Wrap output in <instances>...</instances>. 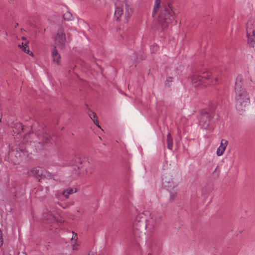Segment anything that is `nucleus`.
I'll use <instances>...</instances> for the list:
<instances>
[{"label":"nucleus","instance_id":"1","mask_svg":"<svg viewBox=\"0 0 255 255\" xmlns=\"http://www.w3.org/2000/svg\"><path fill=\"white\" fill-rule=\"evenodd\" d=\"M236 108L240 114H242L250 104L249 93L243 87V77L238 75L235 86Z\"/></svg>","mask_w":255,"mask_h":255},{"label":"nucleus","instance_id":"2","mask_svg":"<svg viewBox=\"0 0 255 255\" xmlns=\"http://www.w3.org/2000/svg\"><path fill=\"white\" fill-rule=\"evenodd\" d=\"M211 73L210 71L196 70L192 73L190 76L192 85L195 87H204L211 84H216L219 83V79L215 78L211 79Z\"/></svg>","mask_w":255,"mask_h":255},{"label":"nucleus","instance_id":"3","mask_svg":"<svg viewBox=\"0 0 255 255\" xmlns=\"http://www.w3.org/2000/svg\"><path fill=\"white\" fill-rule=\"evenodd\" d=\"M150 218L146 220L143 219L142 214L138 215L135 218L133 223V228L137 229V227L142 228H147L148 230L151 231L155 228L160 223L162 217L158 214H150Z\"/></svg>","mask_w":255,"mask_h":255},{"label":"nucleus","instance_id":"4","mask_svg":"<svg viewBox=\"0 0 255 255\" xmlns=\"http://www.w3.org/2000/svg\"><path fill=\"white\" fill-rule=\"evenodd\" d=\"M158 21L162 29L166 28L169 23L176 24L177 20L171 3H164L158 15Z\"/></svg>","mask_w":255,"mask_h":255},{"label":"nucleus","instance_id":"5","mask_svg":"<svg viewBox=\"0 0 255 255\" xmlns=\"http://www.w3.org/2000/svg\"><path fill=\"white\" fill-rule=\"evenodd\" d=\"M216 106V104L215 102H211L209 106V112H207L205 110H202L201 112L199 123L203 129H207L212 126L214 122L212 115L215 110Z\"/></svg>","mask_w":255,"mask_h":255},{"label":"nucleus","instance_id":"6","mask_svg":"<svg viewBox=\"0 0 255 255\" xmlns=\"http://www.w3.org/2000/svg\"><path fill=\"white\" fill-rule=\"evenodd\" d=\"M34 130L35 135L37 136L38 140L33 141L36 150H40L43 148L44 143H47L50 140V135L48 134L43 128L42 126L38 125L37 129L32 128Z\"/></svg>","mask_w":255,"mask_h":255},{"label":"nucleus","instance_id":"7","mask_svg":"<svg viewBox=\"0 0 255 255\" xmlns=\"http://www.w3.org/2000/svg\"><path fill=\"white\" fill-rule=\"evenodd\" d=\"M69 164L71 165L73 169L72 174L77 175L84 174L81 172L83 163L80 157H74V161H72Z\"/></svg>","mask_w":255,"mask_h":255},{"label":"nucleus","instance_id":"8","mask_svg":"<svg viewBox=\"0 0 255 255\" xmlns=\"http://www.w3.org/2000/svg\"><path fill=\"white\" fill-rule=\"evenodd\" d=\"M55 44L59 48L63 49L66 42V36L63 29H59L54 37Z\"/></svg>","mask_w":255,"mask_h":255},{"label":"nucleus","instance_id":"9","mask_svg":"<svg viewBox=\"0 0 255 255\" xmlns=\"http://www.w3.org/2000/svg\"><path fill=\"white\" fill-rule=\"evenodd\" d=\"M46 170L41 166H35L31 168L27 171L28 175H46Z\"/></svg>","mask_w":255,"mask_h":255},{"label":"nucleus","instance_id":"10","mask_svg":"<svg viewBox=\"0 0 255 255\" xmlns=\"http://www.w3.org/2000/svg\"><path fill=\"white\" fill-rule=\"evenodd\" d=\"M227 143L228 141L227 140L224 139H222L220 145L217 150V155L218 156H221L223 154L227 145Z\"/></svg>","mask_w":255,"mask_h":255},{"label":"nucleus","instance_id":"11","mask_svg":"<svg viewBox=\"0 0 255 255\" xmlns=\"http://www.w3.org/2000/svg\"><path fill=\"white\" fill-rule=\"evenodd\" d=\"M144 228L137 227V229H136L135 228H133V236L137 241H138V238H141L143 236H144V233L141 231Z\"/></svg>","mask_w":255,"mask_h":255},{"label":"nucleus","instance_id":"12","mask_svg":"<svg viewBox=\"0 0 255 255\" xmlns=\"http://www.w3.org/2000/svg\"><path fill=\"white\" fill-rule=\"evenodd\" d=\"M43 218L47 223L53 222L55 220L54 216L50 212L47 211L43 214Z\"/></svg>","mask_w":255,"mask_h":255},{"label":"nucleus","instance_id":"13","mask_svg":"<svg viewBox=\"0 0 255 255\" xmlns=\"http://www.w3.org/2000/svg\"><path fill=\"white\" fill-rule=\"evenodd\" d=\"M51 56L53 61L56 62L57 64H59V59L60 58V55L59 53L58 52V51L56 49L55 46H54L52 49L51 52Z\"/></svg>","mask_w":255,"mask_h":255},{"label":"nucleus","instance_id":"14","mask_svg":"<svg viewBox=\"0 0 255 255\" xmlns=\"http://www.w3.org/2000/svg\"><path fill=\"white\" fill-rule=\"evenodd\" d=\"M77 192V189L76 188H68L64 190L62 194L66 199H68L70 195L76 193Z\"/></svg>","mask_w":255,"mask_h":255},{"label":"nucleus","instance_id":"15","mask_svg":"<svg viewBox=\"0 0 255 255\" xmlns=\"http://www.w3.org/2000/svg\"><path fill=\"white\" fill-rule=\"evenodd\" d=\"M247 34L255 33V25L253 24L252 20H249L246 24Z\"/></svg>","mask_w":255,"mask_h":255},{"label":"nucleus","instance_id":"16","mask_svg":"<svg viewBox=\"0 0 255 255\" xmlns=\"http://www.w3.org/2000/svg\"><path fill=\"white\" fill-rule=\"evenodd\" d=\"M162 184L163 186L168 188V190H169L170 188H174V186L172 184V182H171V179L168 178V176H164V177L162 179Z\"/></svg>","mask_w":255,"mask_h":255},{"label":"nucleus","instance_id":"17","mask_svg":"<svg viewBox=\"0 0 255 255\" xmlns=\"http://www.w3.org/2000/svg\"><path fill=\"white\" fill-rule=\"evenodd\" d=\"M248 42L251 46L254 47L255 43V33L247 34Z\"/></svg>","mask_w":255,"mask_h":255},{"label":"nucleus","instance_id":"18","mask_svg":"<svg viewBox=\"0 0 255 255\" xmlns=\"http://www.w3.org/2000/svg\"><path fill=\"white\" fill-rule=\"evenodd\" d=\"M115 4H116V9H115L114 15H115V18H116V20L118 21L119 19V17L123 13V10L120 7L117 6L116 3Z\"/></svg>","mask_w":255,"mask_h":255},{"label":"nucleus","instance_id":"19","mask_svg":"<svg viewBox=\"0 0 255 255\" xmlns=\"http://www.w3.org/2000/svg\"><path fill=\"white\" fill-rule=\"evenodd\" d=\"M161 3V0H155L154 1V7L152 11V16L154 15L157 13V11L159 9Z\"/></svg>","mask_w":255,"mask_h":255},{"label":"nucleus","instance_id":"20","mask_svg":"<svg viewBox=\"0 0 255 255\" xmlns=\"http://www.w3.org/2000/svg\"><path fill=\"white\" fill-rule=\"evenodd\" d=\"M167 148L171 150L173 147V140L170 133H168L167 136Z\"/></svg>","mask_w":255,"mask_h":255},{"label":"nucleus","instance_id":"21","mask_svg":"<svg viewBox=\"0 0 255 255\" xmlns=\"http://www.w3.org/2000/svg\"><path fill=\"white\" fill-rule=\"evenodd\" d=\"M88 114H89V116H90V118L93 121L94 123L96 125H97V126L99 127H100V126L98 125V121L96 119L97 116H96V114L95 113H94V112L90 111V112L88 113Z\"/></svg>","mask_w":255,"mask_h":255},{"label":"nucleus","instance_id":"22","mask_svg":"<svg viewBox=\"0 0 255 255\" xmlns=\"http://www.w3.org/2000/svg\"><path fill=\"white\" fill-rule=\"evenodd\" d=\"M63 18L65 20L70 21L73 19V16L71 12L66 11L63 15Z\"/></svg>","mask_w":255,"mask_h":255},{"label":"nucleus","instance_id":"23","mask_svg":"<svg viewBox=\"0 0 255 255\" xmlns=\"http://www.w3.org/2000/svg\"><path fill=\"white\" fill-rule=\"evenodd\" d=\"M18 46L21 49L22 51L26 53H29V50L28 46L26 45V44H24L23 42L21 43V45L19 44Z\"/></svg>","mask_w":255,"mask_h":255},{"label":"nucleus","instance_id":"24","mask_svg":"<svg viewBox=\"0 0 255 255\" xmlns=\"http://www.w3.org/2000/svg\"><path fill=\"white\" fill-rule=\"evenodd\" d=\"M131 11V8H129V6L128 4V3H126V12L125 14L127 18H129L130 17V14Z\"/></svg>","mask_w":255,"mask_h":255},{"label":"nucleus","instance_id":"25","mask_svg":"<svg viewBox=\"0 0 255 255\" xmlns=\"http://www.w3.org/2000/svg\"><path fill=\"white\" fill-rule=\"evenodd\" d=\"M141 55H138V56L136 55V54H134L131 58L132 59L135 60L136 58H138L139 59L142 60L145 59V56L144 55V53L143 52H140Z\"/></svg>","mask_w":255,"mask_h":255},{"label":"nucleus","instance_id":"26","mask_svg":"<svg viewBox=\"0 0 255 255\" xmlns=\"http://www.w3.org/2000/svg\"><path fill=\"white\" fill-rule=\"evenodd\" d=\"M177 195L176 190L173 189L172 191H170V200L173 201L175 199Z\"/></svg>","mask_w":255,"mask_h":255},{"label":"nucleus","instance_id":"27","mask_svg":"<svg viewBox=\"0 0 255 255\" xmlns=\"http://www.w3.org/2000/svg\"><path fill=\"white\" fill-rule=\"evenodd\" d=\"M158 50V46L156 44H154L150 46V50L152 53H154Z\"/></svg>","mask_w":255,"mask_h":255},{"label":"nucleus","instance_id":"28","mask_svg":"<svg viewBox=\"0 0 255 255\" xmlns=\"http://www.w3.org/2000/svg\"><path fill=\"white\" fill-rule=\"evenodd\" d=\"M73 236L71 238V240H74L75 241H76L78 240V237L76 233H75L74 232H72Z\"/></svg>","mask_w":255,"mask_h":255},{"label":"nucleus","instance_id":"29","mask_svg":"<svg viewBox=\"0 0 255 255\" xmlns=\"http://www.w3.org/2000/svg\"><path fill=\"white\" fill-rule=\"evenodd\" d=\"M3 244V239H2V232L0 230V247Z\"/></svg>","mask_w":255,"mask_h":255},{"label":"nucleus","instance_id":"30","mask_svg":"<svg viewBox=\"0 0 255 255\" xmlns=\"http://www.w3.org/2000/svg\"><path fill=\"white\" fill-rule=\"evenodd\" d=\"M79 246V244L75 243L72 245V249L73 250H78V247Z\"/></svg>","mask_w":255,"mask_h":255},{"label":"nucleus","instance_id":"31","mask_svg":"<svg viewBox=\"0 0 255 255\" xmlns=\"http://www.w3.org/2000/svg\"><path fill=\"white\" fill-rule=\"evenodd\" d=\"M19 150H20L21 152H22V153H24L25 151H27V150H26V148H25V149H23V148H19Z\"/></svg>","mask_w":255,"mask_h":255},{"label":"nucleus","instance_id":"32","mask_svg":"<svg viewBox=\"0 0 255 255\" xmlns=\"http://www.w3.org/2000/svg\"><path fill=\"white\" fill-rule=\"evenodd\" d=\"M172 78L171 77H169L168 79H167L166 82H171L172 81Z\"/></svg>","mask_w":255,"mask_h":255},{"label":"nucleus","instance_id":"33","mask_svg":"<svg viewBox=\"0 0 255 255\" xmlns=\"http://www.w3.org/2000/svg\"><path fill=\"white\" fill-rule=\"evenodd\" d=\"M88 255H93V254L89 253Z\"/></svg>","mask_w":255,"mask_h":255},{"label":"nucleus","instance_id":"34","mask_svg":"<svg viewBox=\"0 0 255 255\" xmlns=\"http://www.w3.org/2000/svg\"><path fill=\"white\" fill-rule=\"evenodd\" d=\"M25 39V38L24 37H22V39Z\"/></svg>","mask_w":255,"mask_h":255},{"label":"nucleus","instance_id":"35","mask_svg":"<svg viewBox=\"0 0 255 255\" xmlns=\"http://www.w3.org/2000/svg\"><path fill=\"white\" fill-rule=\"evenodd\" d=\"M148 255H151V254H148Z\"/></svg>","mask_w":255,"mask_h":255}]
</instances>
